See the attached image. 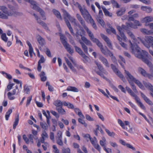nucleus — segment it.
<instances>
[{"label": "nucleus", "instance_id": "15", "mask_svg": "<svg viewBox=\"0 0 153 153\" xmlns=\"http://www.w3.org/2000/svg\"><path fill=\"white\" fill-rule=\"evenodd\" d=\"M79 42L81 45L82 48L84 52L86 54L88 53V48L84 42H82L80 40H79Z\"/></svg>", "mask_w": 153, "mask_h": 153}, {"label": "nucleus", "instance_id": "34", "mask_svg": "<svg viewBox=\"0 0 153 153\" xmlns=\"http://www.w3.org/2000/svg\"><path fill=\"white\" fill-rule=\"evenodd\" d=\"M39 76L41 77V79L42 81L44 82L46 80L47 77L45 76V73L44 72L42 71L39 74Z\"/></svg>", "mask_w": 153, "mask_h": 153}, {"label": "nucleus", "instance_id": "17", "mask_svg": "<svg viewBox=\"0 0 153 153\" xmlns=\"http://www.w3.org/2000/svg\"><path fill=\"white\" fill-rule=\"evenodd\" d=\"M153 20V17L151 16H147L141 19L142 23L149 22H152Z\"/></svg>", "mask_w": 153, "mask_h": 153}, {"label": "nucleus", "instance_id": "42", "mask_svg": "<svg viewBox=\"0 0 153 153\" xmlns=\"http://www.w3.org/2000/svg\"><path fill=\"white\" fill-rule=\"evenodd\" d=\"M145 40L149 44H152V45L153 43V37L151 36H147Z\"/></svg>", "mask_w": 153, "mask_h": 153}, {"label": "nucleus", "instance_id": "28", "mask_svg": "<svg viewBox=\"0 0 153 153\" xmlns=\"http://www.w3.org/2000/svg\"><path fill=\"white\" fill-rule=\"evenodd\" d=\"M67 90L68 91H72L74 92H78L79 90L78 88L74 87L68 86Z\"/></svg>", "mask_w": 153, "mask_h": 153}, {"label": "nucleus", "instance_id": "24", "mask_svg": "<svg viewBox=\"0 0 153 153\" xmlns=\"http://www.w3.org/2000/svg\"><path fill=\"white\" fill-rule=\"evenodd\" d=\"M62 11L63 13V16L64 17V19H65V23H66V21L68 22H69L68 20L66 19V17L68 18L71 16L65 10L63 9Z\"/></svg>", "mask_w": 153, "mask_h": 153}, {"label": "nucleus", "instance_id": "43", "mask_svg": "<svg viewBox=\"0 0 153 153\" xmlns=\"http://www.w3.org/2000/svg\"><path fill=\"white\" fill-rule=\"evenodd\" d=\"M126 25L127 26L128 29L129 28V27H130L134 29L137 28V27L135 25H134L131 22L126 23Z\"/></svg>", "mask_w": 153, "mask_h": 153}, {"label": "nucleus", "instance_id": "33", "mask_svg": "<svg viewBox=\"0 0 153 153\" xmlns=\"http://www.w3.org/2000/svg\"><path fill=\"white\" fill-rule=\"evenodd\" d=\"M92 42H94L100 48V49L103 47V46L102 44L100 42L98 39L96 38Z\"/></svg>", "mask_w": 153, "mask_h": 153}, {"label": "nucleus", "instance_id": "31", "mask_svg": "<svg viewBox=\"0 0 153 153\" xmlns=\"http://www.w3.org/2000/svg\"><path fill=\"white\" fill-rule=\"evenodd\" d=\"M115 73L122 79L123 81H125V78L124 77L123 75L121 73L120 71L118 70Z\"/></svg>", "mask_w": 153, "mask_h": 153}, {"label": "nucleus", "instance_id": "10", "mask_svg": "<svg viewBox=\"0 0 153 153\" xmlns=\"http://www.w3.org/2000/svg\"><path fill=\"white\" fill-rule=\"evenodd\" d=\"M33 15L34 16L35 18L37 21V22L42 26L46 30H48L49 28L47 26L46 24L44 22L41 21L38 18L37 16L35 13L33 14Z\"/></svg>", "mask_w": 153, "mask_h": 153}, {"label": "nucleus", "instance_id": "19", "mask_svg": "<svg viewBox=\"0 0 153 153\" xmlns=\"http://www.w3.org/2000/svg\"><path fill=\"white\" fill-rule=\"evenodd\" d=\"M89 37L90 38V39L93 41L96 38H94L93 34L92 33L91 31L89 30L88 27L85 29Z\"/></svg>", "mask_w": 153, "mask_h": 153}, {"label": "nucleus", "instance_id": "9", "mask_svg": "<svg viewBox=\"0 0 153 153\" xmlns=\"http://www.w3.org/2000/svg\"><path fill=\"white\" fill-rule=\"evenodd\" d=\"M32 8L36 11H39L43 20H46V18L45 16V13L44 11L39 7L36 4L32 7Z\"/></svg>", "mask_w": 153, "mask_h": 153}, {"label": "nucleus", "instance_id": "6", "mask_svg": "<svg viewBox=\"0 0 153 153\" xmlns=\"http://www.w3.org/2000/svg\"><path fill=\"white\" fill-rule=\"evenodd\" d=\"M5 14L6 15L8 18V16L16 17L18 16H22V13L16 11L15 9H14L10 10L8 11H6Z\"/></svg>", "mask_w": 153, "mask_h": 153}, {"label": "nucleus", "instance_id": "48", "mask_svg": "<svg viewBox=\"0 0 153 153\" xmlns=\"http://www.w3.org/2000/svg\"><path fill=\"white\" fill-rule=\"evenodd\" d=\"M125 11V9H124L123 10L121 9L120 10L118 11L117 13V16H120L122 15L124 13Z\"/></svg>", "mask_w": 153, "mask_h": 153}, {"label": "nucleus", "instance_id": "38", "mask_svg": "<svg viewBox=\"0 0 153 153\" xmlns=\"http://www.w3.org/2000/svg\"><path fill=\"white\" fill-rule=\"evenodd\" d=\"M100 50L102 52V53L105 55L108 56V51H110L108 49V48L106 47V50L104 49V48L103 47L102 48L100 49Z\"/></svg>", "mask_w": 153, "mask_h": 153}, {"label": "nucleus", "instance_id": "51", "mask_svg": "<svg viewBox=\"0 0 153 153\" xmlns=\"http://www.w3.org/2000/svg\"><path fill=\"white\" fill-rule=\"evenodd\" d=\"M7 9V8L4 6H0V10L2 11L4 14H5Z\"/></svg>", "mask_w": 153, "mask_h": 153}, {"label": "nucleus", "instance_id": "47", "mask_svg": "<svg viewBox=\"0 0 153 153\" xmlns=\"http://www.w3.org/2000/svg\"><path fill=\"white\" fill-rule=\"evenodd\" d=\"M66 38H65V37L63 35H62L61 36L60 39L63 45L67 43V42L66 40Z\"/></svg>", "mask_w": 153, "mask_h": 153}, {"label": "nucleus", "instance_id": "40", "mask_svg": "<svg viewBox=\"0 0 153 153\" xmlns=\"http://www.w3.org/2000/svg\"><path fill=\"white\" fill-rule=\"evenodd\" d=\"M140 31L143 34L146 35H149L150 34V32L148 30L145 28H141Z\"/></svg>", "mask_w": 153, "mask_h": 153}, {"label": "nucleus", "instance_id": "21", "mask_svg": "<svg viewBox=\"0 0 153 153\" xmlns=\"http://www.w3.org/2000/svg\"><path fill=\"white\" fill-rule=\"evenodd\" d=\"M141 9L142 10L145 11L147 13H150L152 11V9L149 7L142 6Z\"/></svg>", "mask_w": 153, "mask_h": 153}, {"label": "nucleus", "instance_id": "57", "mask_svg": "<svg viewBox=\"0 0 153 153\" xmlns=\"http://www.w3.org/2000/svg\"><path fill=\"white\" fill-rule=\"evenodd\" d=\"M97 22L99 23L102 26H103L105 25V23L103 20L100 18L97 19Z\"/></svg>", "mask_w": 153, "mask_h": 153}, {"label": "nucleus", "instance_id": "16", "mask_svg": "<svg viewBox=\"0 0 153 153\" xmlns=\"http://www.w3.org/2000/svg\"><path fill=\"white\" fill-rule=\"evenodd\" d=\"M63 46L68 52L71 55H72L74 53V50L73 49L71 48V45L67 43L64 45Z\"/></svg>", "mask_w": 153, "mask_h": 153}, {"label": "nucleus", "instance_id": "1", "mask_svg": "<svg viewBox=\"0 0 153 153\" xmlns=\"http://www.w3.org/2000/svg\"><path fill=\"white\" fill-rule=\"evenodd\" d=\"M143 54L136 55V56L141 59L143 62L146 64L150 68V71L151 74L147 73L145 77H148L149 79H152L153 78V65L148 59L150 56L146 51H143Z\"/></svg>", "mask_w": 153, "mask_h": 153}, {"label": "nucleus", "instance_id": "49", "mask_svg": "<svg viewBox=\"0 0 153 153\" xmlns=\"http://www.w3.org/2000/svg\"><path fill=\"white\" fill-rule=\"evenodd\" d=\"M1 39L5 42H6L7 41L8 38L6 37V34L5 33H2L1 34Z\"/></svg>", "mask_w": 153, "mask_h": 153}, {"label": "nucleus", "instance_id": "35", "mask_svg": "<svg viewBox=\"0 0 153 153\" xmlns=\"http://www.w3.org/2000/svg\"><path fill=\"white\" fill-rule=\"evenodd\" d=\"M95 63L97 65L100 71L103 72H106L105 71V70L102 66L99 63L96 61H95Z\"/></svg>", "mask_w": 153, "mask_h": 153}, {"label": "nucleus", "instance_id": "5", "mask_svg": "<svg viewBox=\"0 0 153 153\" xmlns=\"http://www.w3.org/2000/svg\"><path fill=\"white\" fill-rule=\"evenodd\" d=\"M117 28L120 32L121 36L124 39H126V38L124 33L123 31L124 30H128V28L127 26L126 25H122L121 26L117 25Z\"/></svg>", "mask_w": 153, "mask_h": 153}, {"label": "nucleus", "instance_id": "11", "mask_svg": "<svg viewBox=\"0 0 153 153\" xmlns=\"http://www.w3.org/2000/svg\"><path fill=\"white\" fill-rule=\"evenodd\" d=\"M76 17L79 22H80V24L82 25V26L85 29L87 27H88L85 24V21L79 14H76Z\"/></svg>", "mask_w": 153, "mask_h": 153}, {"label": "nucleus", "instance_id": "7", "mask_svg": "<svg viewBox=\"0 0 153 153\" xmlns=\"http://www.w3.org/2000/svg\"><path fill=\"white\" fill-rule=\"evenodd\" d=\"M74 48L75 51L81 55L86 62L88 61L89 60V58L85 55V53L83 52L80 48L76 45L74 46Z\"/></svg>", "mask_w": 153, "mask_h": 153}, {"label": "nucleus", "instance_id": "63", "mask_svg": "<svg viewBox=\"0 0 153 153\" xmlns=\"http://www.w3.org/2000/svg\"><path fill=\"white\" fill-rule=\"evenodd\" d=\"M23 139L25 141L26 143L27 144H28L29 143V139L26 137V136L24 134L23 136Z\"/></svg>", "mask_w": 153, "mask_h": 153}, {"label": "nucleus", "instance_id": "55", "mask_svg": "<svg viewBox=\"0 0 153 153\" xmlns=\"http://www.w3.org/2000/svg\"><path fill=\"white\" fill-rule=\"evenodd\" d=\"M118 123L120 126L124 129H125V126L124 123L122 122V121L120 119H118Z\"/></svg>", "mask_w": 153, "mask_h": 153}, {"label": "nucleus", "instance_id": "22", "mask_svg": "<svg viewBox=\"0 0 153 153\" xmlns=\"http://www.w3.org/2000/svg\"><path fill=\"white\" fill-rule=\"evenodd\" d=\"M137 40L140 41L147 48L150 47L149 44L146 40H144L139 37H137Z\"/></svg>", "mask_w": 153, "mask_h": 153}, {"label": "nucleus", "instance_id": "58", "mask_svg": "<svg viewBox=\"0 0 153 153\" xmlns=\"http://www.w3.org/2000/svg\"><path fill=\"white\" fill-rule=\"evenodd\" d=\"M111 67L112 70L115 73H116L119 70L113 64H111Z\"/></svg>", "mask_w": 153, "mask_h": 153}, {"label": "nucleus", "instance_id": "4", "mask_svg": "<svg viewBox=\"0 0 153 153\" xmlns=\"http://www.w3.org/2000/svg\"><path fill=\"white\" fill-rule=\"evenodd\" d=\"M76 37L78 38L79 36H80L81 37V39L82 41L84 42L88 46H93L91 42L89 40L87 39L86 37L84 36H82V34L81 32L79 31V30L77 29V31L75 35Z\"/></svg>", "mask_w": 153, "mask_h": 153}, {"label": "nucleus", "instance_id": "44", "mask_svg": "<svg viewBox=\"0 0 153 153\" xmlns=\"http://www.w3.org/2000/svg\"><path fill=\"white\" fill-rule=\"evenodd\" d=\"M56 110L59 114L62 115L65 114V111L62 108V107L59 108H56Z\"/></svg>", "mask_w": 153, "mask_h": 153}, {"label": "nucleus", "instance_id": "3", "mask_svg": "<svg viewBox=\"0 0 153 153\" xmlns=\"http://www.w3.org/2000/svg\"><path fill=\"white\" fill-rule=\"evenodd\" d=\"M78 7L81 12L83 17L86 20H88L92 17L88 11L85 9H83L81 6L77 2Z\"/></svg>", "mask_w": 153, "mask_h": 153}, {"label": "nucleus", "instance_id": "26", "mask_svg": "<svg viewBox=\"0 0 153 153\" xmlns=\"http://www.w3.org/2000/svg\"><path fill=\"white\" fill-rule=\"evenodd\" d=\"M126 88L128 93H129L131 96L134 97L135 98L137 97V95L133 92L132 90L129 87L126 86Z\"/></svg>", "mask_w": 153, "mask_h": 153}, {"label": "nucleus", "instance_id": "46", "mask_svg": "<svg viewBox=\"0 0 153 153\" xmlns=\"http://www.w3.org/2000/svg\"><path fill=\"white\" fill-rule=\"evenodd\" d=\"M19 121V114L18 115L17 117L16 118L15 122L13 125V128L15 129L16 126L17 125Z\"/></svg>", "mask_w": 153, "mask_h": 153}, {"label": "nucleus", "instance_id": "39", "mask_svg": "<svg viewBox=\"0 0 153 153\" xmlns=\"http://www.w3.org/2000/svg\"><path fill=\"white\" fill-rule=\"evenodd\" d=\"M108 51V55L111 57V59L115 63L117 62L116 59L115 57L114 56L113 54L110 51Z\"/></svg>", "mask_w": 153, "mask_h": 153}, {"label": "nucleus", "instance_id": "56", "mask_svg": "<svg viewBox=\"0 0 153 153\" xmlns=\"http://www.w3.org/2000/svg\"><path fill=\"white\" fill-rule=\"evenodd\" d=\"M56 143L59 145L60 146H62L63 143L62 140L61 138L56 139Z\"/></svg>", "mask_w": 153, "mask_h": 153}, {"label": "nucleus", "instance_id": "30", "mask_svg": "<svg viewBox=\"0 0 153 153\" xmlns=\"http://www.w3.org/2000/svg\"><path fill=\"white\" fill-rule=\"evenodd\" d=\"M89 20L90 23L92 25V27L95 30H97V27L96 25V24L94 21V19H93L92 17L90 19H88Z\"/></svg>", "mask_w": 153, "mask_h": 153}, {"label": "nucleus", "instance_id": "50", "mask_svg": "<svg viewBox=\"0 0 153 153\" xmlns=\"http://www.w3.org/2000/svg\"><path fill=\"white\" fill-rule=\"evenodd\" d=\"M40 125L42 128L45 130H46L47 129L48 126L46 123H43L41 122Z\"/></svg>", "mask_w": 153, "mask_h": 153}, {"label": "nucleus", "instance_id": "41", "mask_svg": "<svg viewBox=\"0 0 153 153\" xmlns=\"http://www.w3.org/2000/svg\"><path fill=\"white\" fill-rule=\"evenodd\" d=\"M111 3L113 5V7H116V8H119L120 6L117 1L114 0H111Z\"/></svg>", "mask_w": 153, "mask_h": 153}, {"label": "nucleus", "instance_id": "53", "mask_svg": "<svg viewBox=\"0 0 153 153\" xmlns=\"http://www.w3.org/2000/svg\"><path fill=\"white\" fill-rule=\"evenodd\" d=\"M0 18L4 19H7L8 18L6 15L0 11Z\"/></svg>", "mask_w": 153, "mask_h": 153}, {"label": "nucleus", "instance_id": "18", "mask_svg": "<svg viewBox=\"0 0 153 153\" xmlns=\"http://www.w3.org/2000/svg\"><path fill=\"white\" fill-rule=\"evenodd\" d=\"M135 99L140 107L143 110H145L146 109V108L141 102L140 98L137 96L135 98Z\"/></svg>", "mask_w": 153, "mask_h": 153}, {"label": "nucleus", "instance_id": "62", "mask_svg": "<svg viewBox=\"0 0 153 153\" xmlns=\"http://www.w3.org/2000/svg\"><path fill=\"white\" fill-rule=\"evenodd\" d=\"M63 153H70V150L69 148L62 149Z\"/></svg>", "mask_w": 153, "mask_h": 153}, {"label": "nucleus", "instance_id": "2", "mask_svg": "<svg viewBox=\"0 0 153 153\" xmlns=\"http://www.w3.org/2000/svg\"><path fill=\"white\" fill-rule=\"evenodd\" d=\"M127 33L129 36L130 37L131 39H133V42H134L133 44L131 42L130 40L129 41L130 43V48L131 50V52L133 53H135V50L136 51L138 54H135L139 55L143 54V51H145L141 50V49L138 47L137 45V43H139V42L137 41V39H136L135 36L133 33L130 30H127Z\"/></svg>", "mask_w": 153, "mask_h": 153}, {"label": "nucleus", "instance_id": "36", "mask_svg": "<svg viewBox=\"0 0 153 153\" xmlns=\"http://www.w3.org/2000/svg\"><path fill=\"white\" fill-rule=\"evenodd\" d=\"M53 12L58 18L59 19L61 20H62V17L59 12L56 10H53Z\"/></svg>", "mask_w": 153, "mask_h": 153}, {"label": "nucleus", "instance_id": "32", "mask_svg": "<svg viewBox=\"0 0 153 153\" xmlns=\"http://www.w3.org/2000/svg\"><path fill=\"white\" fill-rule=\"evenodd\" d=\"M139 72L142 75L145 76L147 73L141 67H139L138 69Z\"/></svg>", "mask_w": 153, "mask_h": 153}, {"label": "nucleus", "instance_id": "20", "mask_svg": "<svg viewBox=\"0 0 153 153\" xmlns=\"http://www.w3.org/2000/svg\"><path fill=\"white\" fill-rule=\"evenodd\" d=\"M53 104L56 106V108L62 107L63 103L59 100H57L53 102Z\"/></svg>", "mask_w": 153, "mask_h": 153}, {"label": "nucleus", "instance_id": "37", "mask_svg": "<svg viewBox=\"0 0 153 153\" xmlns=\"http://www.w3.org/2000/svg\"><path fill=\"white\" fill-rule=\"evenodd\" d=\"M63 105L65 106H67L69 108H74V106L72 104L68 102L65 101L63 102Z\"/></svg>", "mask_w": 153, "mask_h": 153}, {"label": "nucleus", "instance_id": "52", "mask_svg": "<svg viewBox=\"0 0 153 153\" xmlns=\"http://www.w3.org/2000/svg\"><path fill=\"white\" fill-rule=\"evenodd\" d=\"M105 130L106 132L108 134V135L109 136H110L114 137V136H115V134L114 132H111L109 130H108L107 129H105Z\"/></svg>", "mask_w": 153, "mask_h": 153}, {"label": "nucleus", "instance_id": "61", "mask_svg": "<svg viewBox=\"0 0 153 153\" xmlns=\"http://www.w3.org/2000/svg\"><path fill=\"white\" fill-rule=\"evenodd\" d=\"M57 136H56V138H61L62 137V132L61 131H58L57 133Z\"/></svg>", "mask_w": 153, "mask_h": 153}, {"label": "nucleus", "instance_id": "54", "mask_svg": "<svg viewBox=\"0 0 153 153\" xmlns=\"http://www.w3.org/2000/svg\"><path fill=\"white\" fill-rule=\"evenodd\" d=\"M12 112V110L11 109L9 110L6 113V114L5 115V118L6 120H8V118L10 114Z\"/></svg>", "mask_w": 153, "mask_h": 153}, {"label": "nucleus", "instance_id": "14", "mask_svg": "<svg viewBox=\"0 0 153 153\" xmlns=\"http://www.w3.org/2000/svg\"><path fill=\"white\" fill-rule=\"evenodd\" d=\"M142 97L145 101L149 105H153V103L152 102L148 99L143 93H140Z\"/></svg>", "mask_w": 153, "mask_h": 153}, {"label": "nucleus", "instance_id": "8", "mask_svg": "<svg viewBox=\"0 0 153 153\" xmlns=\"http://www.w3.org/2000/svg\"><path fill=\"white\" fill-rule=\"evenodd\" d=\"M102 38L106 43L107 46L111 49H113L112 43L109 39L106 36L103 34H100Z\"/></svg>", "mask_w": 153, "mask_h": 153}, {"label": "nucleus", "instance_id": "27", "mask_svg": "<svg viewBox=\"0 0 153 153\" xmlns=\"http://www.w3.org/2000/svg\"><path fill=\"white\" fill-rule=\"evenodd\" d=\"M102 8L104 12L105 16H108L109 17H111L112 15V13H110L104 7H102Z\"/></svg>", "mask_w": 153, "mask_h": 153}, {"label": "nucleus", "instance_id": "12", "mask_svg": "<svg viewBox=\"0 0 153 153\" xmlns=\"http://www.w3.org/2000/svg\"><path fill=\"white\" fill-rule=\"evenodd\" d=\"M125 74L126 77L128 81H133V80H134L135 78L131 74L129 71L125 70Z\"/></svg>", "mask_w": 153, "mask_h": 153}, {"label": "nucleus", "instance_id": "60", "mask_svg": "<svg viewBox=\"0 0 153 153\" xmlns=\"http://www.w3.org/2000/svg\"><path fill=\"white\" fill-rule=\"evenodd\" d=\"M25 1L28 2L32 6H34L36 4V2L33 0H24Z\"/></svg>", "mask_w": 153, "mask_h": 153}, {"label": "nucleus", "instance_id": "45", "mask_svg": "<svg viewBox=\"0 0 153 153\" xmlns=\"http://www.w3.org/2000/svg\"><path fill=\"white\" fill-rule=\"evenodd\" d=\"M19 121V114L18 115L17 117L16 118L15 122L13 125V128L15 129L16 126L17 125Z\"/></svg>", "mask_w": 153, "mask_h": 153}, {"label": "nucleus", "instance_id": "25", "mask_svg": "<svg viewBox=\"0 0 153 153\" xmlns=\"http://www.w3.org/2000/svg\"><path fill=\"white\" fill-rule=\"evenodd\" d=\"M144 84L146 88L153 93V86L150 83L145 82L144 83Z\"/></svg>", "mask_w": 153, "mask_h": 153}, {"label": "nucleus", "instance_id": "13", "mask_svg": "<svg viewBox=\"0 0 153 153\" xmlns=\"http://www.w3.org/2000/svg\"><path fill=\"white\" fill-rule=\"evenodd\" d=\"M99 59L106 67L108 68H109V63L105 58L102 56H101L99 57Z\"/></svg>", "mask_w": 153, "mask_h": 153}, {"label": "nucleus", "instance_id": "23", "mask_svg": "<svg viewBox=\"0 0 153 153\" xmlns=\"http://www.w3.org/2000/svg\"><path fill=\"white\" fill-rule=\"evenodd\" d=\"M37 41L41 46H43L45 43L44 39L39 35L38 36Z\"/></svg>", "mask_w": 153, "mask_h": 153}, {"label": "nucleus", "instance_id": "64", "mask_svg": "<svg viewBox=\"0 0 153 153\" xmlns=\"http://www.w3.org/2000/svg\"><path fill=\"white\" fill-rule=\"evenodd\" d=\"M32 96L29 97L27 98V103L26 106H27L30 104V102L32 100Z\"/></svg>", "mask_w": 153, "mask_h": 153}, {"label": "nucleus", "instance_id": "59", "mask_svg": "<svg viewBox=\"0 0 153 153\" xmlns=\"http://www.w3.org/2000/svg\"><path fill=\"white\" fill-rule=\"evenodd\" d=\"M78 120L79 123H81L82 124H83L85 127H87V124L86 123H85L84 120H83L81 118H79Z\"/></svg>", "mask_w": 153, "mask_h": 153}, {"label": "nucleus", "instance_id": "29", "mask_svg": "<svg viewBox=\"0 0 153 153\" xmlns=\"http://www.w3.org/2000/svg\"><path fill=\"white\" fill-rule=\"evenodd\" d=\"M66 24L67 25V26L68 27V28L69 29L71 33L73 35L75 36V34L74 32V30L73 29L72 27H71V24L69 22H68L66 21Z\"/></svg>", "mask_w": 153, "mask_h": 153}]
</instances>
